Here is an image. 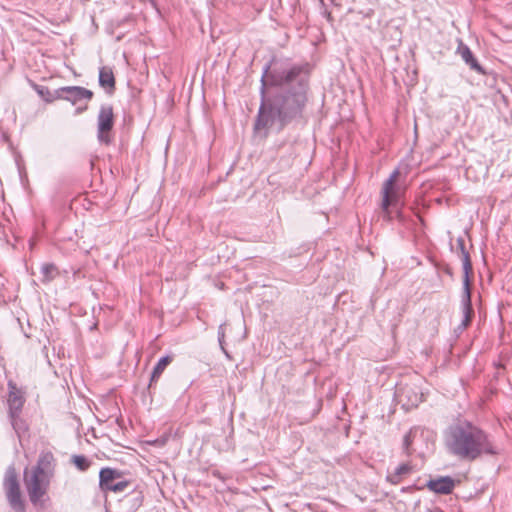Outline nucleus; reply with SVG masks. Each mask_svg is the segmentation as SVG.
I'll return each mask as SVG.
<instances>
[{
    "label": "nucleus",
    "instance_id": "obj_1",
    "mask_svg": "<svg viewBox=\"0 0 512 512\" xmlns=\"http://www.w3.org/2000/svg\"><path fill=\"white\" fill-rule=\"evenodd\" d=\"M301 72L300 67H292L271 75L273 85L283 86L296 82L297 88L292 93L277 96L272 101L264 100L262 102L255 124L256 130L273 127L280 130L287 122L300 114L306 102V80L300 75Z\"/></svg>",
    "mask_w": 512,
    "mask_h": 512
},
{
    "label": "nucleus",
    "instance_id": "obj_2",
    "mask_svg": "<svg viewBox=\"0 0 512 512\" xmlns=\"http://www.w3.org/2000/svg\"><path fill=\"white\" fill-rule=\"evenodd\" d=\"M445 446L450 454L465 460L497 453L488 435L469 422L450 426L445 435Z\"/></svg>",
    "mask_w": 512,
    "mask_h": 512
},
{
    "label": "nucleus",
    "instance_id": "obj_3",
    "mask_svg": "<svg viewBox=\"0 0 512 512\" xmlns=\"http://www.w3.org/2000/svg\"><path fill=\"white\" fill-rule=\"evenodd\" d=\"M54 457L51 453L40 455L37 465L24 473V484L31 503L42 506L43 496L47 493L54 474Z\"/></svg>",
    "mask_w": 512,
    "mask_h": 512
},
{
    "label": "nucleus",
    "instance_id": "obj_4",
    "mask_svg": "<svg viewBox=\"0 0 512 512\" xmlns=\"http://www.w3.org/2000/svg\"><path fill=\"white\" fill-rule=\"evenodd\" d=\"M399 177V171L394 170L389 178L384 182L382 187V203L381 208L384 214V218L390 220L391 210L390 206H397L398 201L402 195V189L396 184Z\"/></svg>",
    "mask_w": 512,
    "mask_h": 512
},
{
    "label": "nucleus",
    "instance_id": "obj_5",
    "mask_svg": "<svg viewBox=\"0 0 512 512\" xmlns=\"http://www.w3.org/2000/svg\"><path fill=\"white\" fill-rule=\"evenodd\" d=\"M143 502L141 492L135 491L122 498L110 497L106 500V512H135Z\"/></svg>",
    "mask_w": 512,
    "mask_h": 512
},
{
    "label": "nucleus",
    "instance_id": "obj_6",
    "mask_svg": "<svg viewBox=\"0 0 512 512\" xmlns=\"http://www.w3.org/2000/svg\"><path fill=\"white\" fill-rule=\"evenodd\" d=\"M4 488L9 504L13 510L16 512H23L25 505L21 498L17 474L13 467H9L5 473Z\"/></svg>",
    "mask_w": 512,
    "mask_h": 512
},
{
    "label": "nucleus",
    "instance_id": "obj_7",
    "mask_svg": "<svg viewBox=\"0 0 512 512\" xmlns=\"http://www.w3.org/2000/svg\"><path fill=\"white\" fill-rule=\"evenodd\" d=\"M114 125V113L111 105L105 104L100 107L97 117V138L102 144L108 145L111 142L110 131Z\"/></svg>",
    "mask_w": 512,
    "mask_h": 512
},
{
    "label": "nucleus",
    "instance_id": "obj_8",
    "mask_svg": "<svg viewBox=\"0 0 512 512\" xmlns=\"http://www.w3.org/2000/svg\"><path fill=\"white\" fill-rule=\"evenodd\" d=\"M99 477L102 490L110 491L114 494L123 492L130 485L128 481L120 480L118 473L110 468H103L100 471Z\"/></svg>",
    "mask_w": 512,
    "mask_h": 512
},
{
    "label": "nucleus",
    "instance_id": "obj_9",
    "mask_svg": "<svg viewBox=\"0 0 512 512\" xmlns=\"http://www.w3.org/2000/svg\"><path fill=\"white\" fill-rule=\"evenodd\" d=\"M8 397H7V405H8V414L9 417H15L16 414H20L22 408L25 404V392L18 388L17 385L12 381H8Z\"/></svg>",
    "mask_w": 512,
    "mask_h": 512
},
{
    "label": "nucleus",
    "instance_id": "obj_10",
    "mask_svg": "<svg viewBox=\"0 0 512 512\" xmlns=\"http://www.w3.org/2000/svg\"><path fill=\"white\" fill-rule=\"evenodd\" d=\"M57 98L71 102L73 105L85 100L90 101L93 97V92L81 86H66L61 87L56 91Z\"/></svg>",
    "mask_w": 512,
    "mask_h": 512
},
{
    "label": "nucleus",
    "instance_id": "obj_11",
    "mask_svg": "<svg viewBox=\"0 0 512 512\" xmlns=\"http://www.w3.org/2000/svg\"><path fill=\"white\" fill-rule=\"evenodd\" d=\"M461 312H462V320L458 329L461 331L466 329L472 319L473 309L471 304V291L469 279H463V294L461 299Z\"/></svg>",
    "mask_w": 512,
    "mask_h": 512
},
{
    "label": "nucleus",
    "instance_id": "obj_12",
    "mask_svg": "<svg viewBox=\"0 0 512 512\" xmlns=\"http://www.w3.org/2000/svg\"><path fill=\"white\" fill-rule=\"evenodd\" d=\"M455 482L451 477H439L428 481L427 487L438 494H449L454 488Z\"/></svg>",
    "mask_w": 512,
    "mask_h": 512
},
{
    "label": "nucleus",
    "instance_id": "obj_13",
    "mask_svg": "<svg viewBox=\"0 0 512 512\" xmlns=\"http://www.w3.org/2000/svg\"><path fill=\"white\" fill-rule=\"evenodd\" d=\"M457 246L459 250L458 253L462 261L464 279H469V274L472 273V264L470 261L469 253L465 249L463 238L460 237L457 239Z\"/></svg>",
    "mask_w": 512,
    "mask_h": 512
},
{
    "label": "nucleus",
    "instance_id": "obj_14",
    "mask_svg": "<svg viewBox=\"0 0 512 512\" xmlns=\"http://www.w3.org/2000/svg\"><path fill=\"white\" fill-rule=\"evenodd\" d=\"M99 84L104 89L113 90L115 87V78L110 67L104 66L99 70Z\"/></svg>",
    "mask_w": 512,
    "mask_h": 512
},
{
    "label": "nucleus",
    "instance_id": "obj_15",
    "mask_svg": "<svg viewBox=\"0 0 512 512\" xmlns=\"http://www.w3.org/2000/svg\"><path fill=\"white\" fill-rule=\"evenodd\" d=\"M458 52L461 55L462 59L466 64L470 66L471 69L481 72V66L478 64L476 59L474 58L470 48L466 45H460L458 48Z\"/></svg>",
    "mask_w": 512,
    "mask_h": 512
},
{
    "label": "nucleus",
    "instance_id": "obj_16",
    "mask_svg": "<svg viewBox=\"0 0 512 512\" xmlns=\"http://www.w3.org/2000/svg\"><path fill=\"white\" fill-rule=\"evenodd\" d=\"M412 471L411 465L404 463L399 465L395 471L387 476V480L396 485L401 482L402 478Z\"/></svg>",
    "mask_w": 512,
    "mask_h": 512
},
{
    "label": "nucleus",
    "instance_id": "obj_17",
    "mask_svg": "<svg viewBox=\"0 0 512 512\" xmlns=\"http://www.w3.org/2000/svg\"><path fill=\"white\" fill-rule=\"evenodd\" d=\"M172 362L171 356H164L159 359L151 374V382L159 379L166 367Z\"/></svg>",
    "mask_w": 512,
    "mask_h": 512
},
{
    "label": "nucleus",
    "instance_id": "obj_18",
    "mask_svg": "<svg viewBox=\"0 0 512 512\" xmlns=\"http://www.w3.org/2000/svg\"><path fill=\"white\" fill-rule=\"evenodd\" d=\"M42 280L49 282L58 275V269L54 264L46 263L41 267Z\"/></svg>",
    "mask_w": 512,
    "mask_h": 512
},
{
    "label": "nucleus",
    "instance_id": "obj_19",
    "mask_svg": "<svg viewBox=\"0 0 512 512\" xmlns=\"http://www.w3.org/2000/svg\"><path fill=\"white\" fill-rule=\"evenodd\" d=\"M9 418L11 421V425L18 436H21L22 433L26 432L27 426L25 422L20 418V414H16L15 417Z\"/></svg>",
    "mask_w": 512,
    "mask_h": 512
},
{
    "label": "nucleus",
    "instance_id": "obj_20",
    "mask_svg": "<svg viewBox=\"0 0 512 512\" xmlns=\"http://www.w3.org/2000/svg\"><path fill=\"white\" fill-rule=\"evenodd\" d=\"M419 433V429H411L404 437L403 440V447L407 454H410V447L417 437V434Z\"/></svg>",
    "mask_w": 512,
    "mask_h": 512
},
{
    "label": "nucleus",
    "instance_id": "obj_21",
    "mask_svg": "<svg viewBox=\"0 0 512 512\" xmlns=\"http://www.w3.org/2000/svg\"><path fill=\"white\" fill-rule=\"evenodd\" d=\"M72 462L81 471H85L90 465V462L88 461V459L82 455L73 456Z\"/></svg>",
    "mask_w": 512,
    "mask_h": 512
},
{
    "label": "nucleus",
    "instance_id": "obj_22",
    "mask_svg": "<svg viewBox=\"0 0 512 512\" xmlns=\"http://www.w3.org/2000/svg\"><path fill=\"white\" fill-rule=\"evenodd\" d=\"M224 337H225L224 326L220 325V327L218 329V339H219L220 344H222Z\"/></svg>",
    "mask_w": 512,
    "mask_h": 512
},
{
    "label": "nucleus",
    "instance_id": "obj_23",
    "mask_svg": "<svg viewBox=\"0 0 512 512\" xmlns=\"http://www.w3.org/2000/svg\"><path fill=\"white\" fill-rule=\"evenodd\" d=\"M86 108H87V106H84L83 108H78L77 109V113H80V112L84 111Z\"/></svg>",
    "mask_w": 512,
    "mask_h": 512
},
{
    "label": "nucleus",
    "instance_id": "obj_24",
    "mask_svg": "<svg viewBox=\"0 0 512 512\" xmlns=\"http://www.w3.org/2000/svg\"><path fill=\"white\" fill-rule=\"evenodd\" d=\"M264 87H265V81H264V77L262 78V93H264Z\"/></svg>",
    "mask_w": 512,
    "mask_h": 512
},
{
    "label": "nucleus",
    "instance_id": "obj_25",
    "mask_svg": "<svg viewBox=\"0 0 512 512\" xmlns=\"http://www.w3.org/2000/svg\"><path fill=\"white\" fill-rule=\"evenodd\" d=\"M320 2H323V0H320Z\"/></svg>",
    "mask_w": 512,
    "mask_h": 512
}]
</instances>
